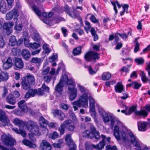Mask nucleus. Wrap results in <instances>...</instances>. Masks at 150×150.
<instances>
[{
  "label": "nucleus",
  "instance_id": "f257e3e1",
  "mask_svg": "<svg viewBox=\"0 0 150 150\" xmlns=\"http://www.w3.org/2000/svg\"><path fill=\"white\" fill-rule=\"evenodd\" d=\"M88 95L87 93H84L80 96L77 101H75L73 102V108L74 111L77 110L78 108L77 106L80 107L82 105L83 106L84 105H88Z\"/></svg>",
  "mask_w": 150,
  "mask_h": 150
},
{
  "label": "nucleus",
  "instance_id": "f03ea898",
  "mask_svg": "<svg viewBox=\"0 0 150 150\" xmlns=\"http://www.w3.org/2000/svg\"><path fill=\"white\" fill-rule=\"evenodd\" d=\"M35 81V78L33 75H27L22 78L21 85L22 87L25 90H28L30 88V84Z\"/></svg>",
  "mask_w": 150,
  "mask_h": 150
},
{
  "label": "nucleus",
  "instance_id": "7ed1b4c3",
  "mask_svg": "<svg viewBox=\"0 0 150 150\" xmlns=\"http://www.w3.org/2000/svg\"><path fill=\"white\" fill-rule=\"evenodd\" d=\"M86 136L88 138L92 139L95 138L96 139H99L100 137L99 132H97L95 127L91 125L89 130H87L85 131Z\"/></svg>",
  "mask_w": 150,
  "mask_h": 150
},
{
  "label": "nucleus",
  "instance_id": "20e7f679",
  "mask_svg": "<svg viewBox=\"0 0 150 150\" xmlns=\"http://www.w3.org/2000/svg\"><path fill=\"white\" fill-rule=\"evenodd\" d=\"M84 58L87 62L93 61L96 62L100 59V54L95 51H89L86 53Z\"/></svg>",
  "mask_w": 150,
  "mask_h": 150
},
{
  "label": "nucleus",
  "instance_id": "39448f33",
  "mask_svg": "<svg viewBox=\"0 0 150 150\" xmlns=\"http://www.w3.org/2000/svg\"><path fill=\"white\" fill-rule=\"evenodd\" d=\"M64 11L66 14L73 18H76L79 16V11L75 9H73L72 11L71 8L67 4L65 5L64 7Z\"/></svg>",
  "mask_w": 150,
  "mask_h": 150
},
{
  "label": "nucleus",
  "instance_id": "423d86ee",
  "mask_svg": "<svg viewBox=\"0 0 150 150\" xmlns=\"http://www.w3.org/2000/svg\"><path fill=\"white\" fill-rule=\"evenodd\" d=\"M1 138L3 142L7 146L12 147L16 144L15 140L5 134H2Z\"/></svg>",
  "mask_w": 150,
  "mask_h": 150
},
{
  "label": "nucleus",
  "instance_id": "0eeeda50",
  "mask_svg": "<svg viewBox=\"0 0 150 150\" xmlns=\"http://www.w3.org/2000/svg\"><path fill=\"white\" fill-rule=\"evenodd\" d=\"M14 25L13 23L10 22H5L3 25V29L5 30L7 35H9L12 32V28Z\"/></svg>",
  "mask_w": 150,
  "mask_h": 150
},
{
  "label": "nucleus",
  "instance_id": "6e6552de",
  "mask_svg": "<svg viewBox=\"0 0 150 150\" xmlns=\"http://www.w3.org/2000/svg\"><path fill=\"white\" fill-rule=\"evenodd\" d=\"M75 86L71 87L69 86L68 88V90L69 93V100L72 101L76 97L77 94V90Z\"/></svg>",
  "mask_w": 150,
  "mask_h": 150
},
{
  "label": "nucleus",
  "instance_id": "1a4fd4ad",
  "mask_svg": "<svg viewBox=\"0 0 150 150\" xmlns=\"http://www.w3.org/2000/svg\"><path fill=\"white\" fill-rule=\"evenodd\" d=\"M137 106L133 105L130 107L128 109V115H130L132 112H134L136 116L141 117V115H142L144 111H137Z\"/></svg>",
  "mask_w": 150,
  "mask_h": 150
},
{
  "label": "nucleus",
  "instance_id": "9d476101",
  "mask_svg": "<svg viewBox=\"0 0 150 150\" xmlns=\"http://www.w3.org/2000/svg\"><path fill=\"white\" fill-rule=\"evenodd\" d=\"M18 16V12L16 9H13L6 15L7 19L9 20L13 18L14 19L18 20L17 17Z\"/></svg>",
  "mask_w": 150,
  "mask_h": 150
},
{
  "label": "nucleus",
  "instance_id": "9b49d317",
  "mask_svg": "<svg viewBox=\"0 0 150 150\" xmlns=\"http://www.w3.org/2000/svg\"><path fill=\"white\" fill-rule=\"evenodd\" d=\"M14 69L16 70L21 69L23 67L24 64L21 58H15L14 62Z\"/></svg>",
  "mask_w": 150,
  "mask_h": 150
},
{
  "label": "nucleus",
  "instance_id": "f8f14e48",
  "mask_svg": "<svg viewBox=\"0 0 150 150\" xmlns=\"http://www.w3.org/2000/svg\"><path fill=\"white\" fill-rule=\"evenodd\" d=\"M65 123L66 128L71 132H73L75 128V126L74 122L70 119L64 121Z\"/></svg>",
  "mask_w": 150,
  "mask_h": 150
},
{
  "label": "nucleus",
  "instance_id": "ddd939ff",
  "mask_svg": "<svg viewBox=\"0 0 150 150\" xmlns=\"http://www.w3.org/2000/svg\"><path fill=\"white\" fill-rule=\"evenodd\" d=\"M99 112L101 115L103 121L105 123L108 122L110 121V118L108 113L102 109L101 108L99 110Z\"/></svg>",
  "mask_w": 150,
  "mask_h": 150
},
{
  "label": "nucleus",
  "instance_id": "4468645a",
  "mask_svg": "<svg viewBox=\"0 0 150 150\" xmlns=\"http://www.w3.org/2000/svg\"><path fill=\"white\" fill-rule=\"evenodd\" d=\"M53 115L54 117H57L61 121L64 119L65 117L64 113L59 110H54L53 112Z\"/></svg>",
  "mask_w": 150,
  "mask_h": 150
},
{
  "label": "nucleus",
  "instance_id": "2eb2a0df",
  "mask_svg": "<svg viewBox=\"0 0 150 150\" xmlns=\"http://www.w3.org/2000/svg\"><path fill=\"white\" fill-rule=\"evenodd\" d=\"M129 135L131 139L130 140L131 143L134 146L141 149L140 143L136 140V137L133 134L132 132H130L129 133Z\"/></svg>",
  "mask_w": 150,
  "mask_h": 150
},
{
  "label": "nucleus",
  "instance_id": "dca6fc26",
  "mask_svg": "<svg viewBox=\"0 0 150 150\" xmlns=\"http://www.w3.org/2000/svg\"><path fill=\"white\" fill-rule=\"evenodd\" d=\"M42 150H51L52 147L49 143L46 140H43L40 145Z\"/></svg>",
  "mask_w": 150,
  "mask_h": 150
},
{
  "label": "nucleus",
  "instance_id": "f3484780",
  "mask_svg": "<svg viewBox=\"0 0 150 150\" xmlns=\"http://www.w3.org/2000/svg\"><path fill=\"white\" fill-rule=\"evenodd\" d=\"M63 81L62 79H60L55 87V91L60 94H62L63 91Z\"/></svg>",
  "mask_w": 150,
  "mask_h": 150
},
{
  "label": "nucleus",
  "instance_id": "a211bd4d",
  "mask_svg": "<svg viewBox=\"0 0 150 150\" xmlns=\"http://www.w3.org/2000/svg\"><path fill=\"white\" fill-rule=\"evenodd\" d=\"M12 60L10 57H8L3 65V67L4 70H6L10 68L12 66Z\"/></svg>",
  "mask_w": 150,
  "mask_h": 150
},
{
  "label": "nucleus",
  "instance_id": "6ab92c4d",
  "mask_svg": "<svg viewBox=\"0 0 150 150\" xmlns=\"http://www.w3.org/2000/svg\"><path fill=\"white\" fill-rule=\"evenodd\" d=\"M124 90V86L122 82H118L115 86V90L116 93H121Z\"/></svg>",
  "mask_w": 150,
  "mask_h": 150
},
{
  "label": "nucleus",
  "instance_id": "aec40b11",
  "mask_svg": "<svg viewBox=\"0 0 150 150\" xmlns=\"http://www.w3.org/2000/svg\"><path fill=\"white\" fill-rule=\"evenodd\" d=\"M18 108L21 111L24 112H25L27 110V107L25 101L24 100H21L18 102Z\"/></svg>",
  "mask_w": 150,
  "mask_h": 150
},
{
  "label": "nucleus",
  "instance_id": "412c9836",
  "mask_svg": "<svg viewBox=\"0 0 150 150\" xmlns=\"http://www.w3.org/2000/svg\"><path fill=\"white\" fill-rule=\"evenodd\" d=\"M0 121L4 123H8L9 120L5 112L0 109Z\"/></svg>",
  "mask_w": 150,
  "mask_h": 150
},
{
  "label": "nucleus",
  "instance_id": "4be33fe9",
  "mask_svg": "<svg viewBox=\"0 0 150 150\" xmlns=\"http://www.w3.org/2000/svg\"><path fill=\"white\" fill-rule=\"evenodd\" d=\"M143 109L140 110V111L143 110L144 111L143 114L141 115V117L145 118L148 116L149 114L148 112H150V105H146L144 107Z\"/></svg>",
  "mask_w": 150,
  "mask_h": 150
},
{
  "label": "nucleus",
  "instance_id": "5701e85b",
  "mask_svg": "<svg viewBox=\"0 0 150 150\" xmlns=\"http://www.w3.org/2000/svg\"><path fill=\"white\" fill-rule=\"evenodd\" d=\"M6 101L8 103L12 105L15 104L16 102V99L13 94H9L6 98Z\"/></svg>",
  "mask_w": 150,
  "mask_h": 150
},
{
  "label": "nucleus",
  "instance_id": "b1692460",
  "mask_svg": "<svg viewBox=\"0 0 150 150\" xmlns=\"http://www.w3.org/2000/svg\"><path fill=\"white\" fill-rule=\"evenodd\" d=\"M114 135L117 141L121 140V137L120 134L119 128V127L116 125L114 127Z\"/></svg>",
  "mask_w": 150,
  "mask_h": 150
},
{
  "label": "nucleus",
  "instance_id": "393cba45",
  "mask_svg": "<svg viewBox=\"0 0 150 150\" xmlns=\"http://www.w3.org/2000/svg\"><path fill=\"white\" fill-rule=\"evenodd\" d=\"M147 123L146 122H141L138 123V129L139 131L144 132L146 130Z\"/></svg>",
  "mask_w": 150,
  "mask_h": 150
},
{
  "label": "nucleus",
  "instance_id": "a878e982",
  "mask_svg": "<svg viewBox=\"0 0 150 150\" xmlns=\"http://www.w3.org/2000/svg\"><path fill=\"white\" fill-rule=\"evenodd\" d=\"M8 79V74L6 71H1L0 72V82L2 81H6Z\"/></svg>",
  "mask_w": 150,
  "mask_h": 150
},
{
  "label": "nucleus",
  "instance_id": "bb28decb",
  "mask_svg": "<svg viewBox=\"0 0 150 150\" xmlns=\"http://www.w3.org/2000/svg\"><path fill=\"white\" fill-rule=\"evenodd\" d=\"M21 54L23 57L26 60H28L31 56L30 52L27 49L23 50Z\"/></svg>",
  "mask_w": 150,
  "mask_h": 150
},
{
  "label": "nucleus",
  "instance_id": "cd10ccee",
  "mask_svg": "<svg viewBox=\"0 0 150 150\" xmlns=\"http://www.w3.org/2000/svg\"><path fill=\"white\" fill-rule=\"evenodd\" d=\"M40 126L43 127H45L48 124V121L45 119L43 116L41 117L39 120Z\"/></svg>",
  "mask_w": 150,
  "mask_h": 150
},
{
  "label": "nucleus",
  "instance_id": "c85d7f7f",
  "mask_svg": "<svg viewBox=\"0 0 150 150\" xmlns=\"http://www.w3.org/2000/svg\"><path fill=\"white\" fill-rule=\"evenodd\" d=\"M113 6V9L115 12V14H117L118 13L117 10V8L116 5L118 6L119 8H120L122 6V4H120L117 1H112L111 2Z\"/></svg>",
  "mask_w": 150,
  "mask_h": 150
},
{
  "label": "nucleus",
  "instance_id": "c756f323",
  "mask_svg": "<svg viewBox=\"0 0 150 150\" xmlns=\"http://www.w3.org/2000/svg\"><path fill=\"white\" fill-rule=\"evenodd\" d=\"M89 99L90 106V111L95 110V102L94 99L92 97H89Z\"/></svg>",
  "mask_w": 150,
  "mask_h": 150
},
{
  "label": "nucleus",
  "instance_id": "7c9ffc66",
  "mask_svg": "<svg viewBox=\"0 0 150 150\" xmlns=\"http://www.w3.org/2000/svg\"><path fill=\"white\" fill-rule=\"evenodd\" d=\"M81 46L74 48L72 51V53L74 56L80 55L81 54Z\"/></svg>",
  "mask_w": 150,
  "mask_h": 150
},
{
  "label": "nucleus",
  "instance_id": "2f4dec72",
  "mask_svg": "<svg viewBox=\"0 0 150 150\" xmlns=\"http://www.w3.org/2000/svg\"><path fill=\"white\" fill-rule=\"evenodd\" d=\"M65 140L67 145L69 146H70L72 144H74L71 138V135L70 134H68L66 135Z\"/></svg>",
  "mask_w": 150,
  "mask_h": 150
},
{
  "label": "nucleus",
  "instance_id": "473e14b6",
  "mask_svg": "<svg viewBox=\"0 0 150 150\" xmlns=\"http://www.w3.org/2000/svg\"><path fill=\"white\" fill-rule=\"evenodd\" d=\"M27 127L28 130L30 131H32L35 127V125L33 121H29L28 122Z\"/></svg>",
  "mask_w": 150,
  "mask_h": 150
},
{
  "label": "nucleus",
  "instance_id": "72a5a7b5",
  "mask_svg": "<svg viewBox=\"0 0 150 150\" xmlns=\"http://www.w3.org/2000/svg\"><path fill=\"white\" fill-rule=\"evenodd\" d=\"M106 144V142L100 141L96 145L94 146L96 149L97 150H102Z\"/></svg>",
  "mask_w": 150,
  "mask_h": 150
},
{
  "label": "nucleus",
  "instance_id": "f704fd0d",
  "mask_svg": "<svg viewBox=\"0 0 150 150\" xmlns=\"http://www.w3.org/2000/svg\"><path fill=\"white\" fill-rule=\"evenodd\" d=\"M65 125V123L64 121V123L62 124L58 128V130L61 135H63L65 133V128H66Z\"/></svg>",
  "mask_w": 150,
  "mask_h": 150
},
{
  "label": "nucleus",
  "instance_id": "c9c22d12",
  "mask_svg": "<svg viewBox=\"0 0 150 150\" xmlns=\"http://www.w3.org/2000/svg\"><path fill=\"white\" fill-rule=\"evenodd\" d=\"M31 62L36 64L38 67H39L41 63V59L37 57H33L31 59Z\"/></svg>",
  "mask_w": 150,
  "mask_h": 150
},
{
  "label": "nucleus",
  "instance_id": "e433bc0d",
  "mask_svg": "<svg viewBox=\"0 0 150 150\" xmlns=\"http://www.w3.org/2000/svg\"><path fill=\"white\" fill-rule=\"evenodd\" d=\"M102 78L103 80H109L111 77V75L108 72L104 73L101 75Z\"/></svg>",
  "mask_w": 150,
  "mask_h": 150
},
{
  "label": "nucleus",
  "instance_id": "4c0bfd02",
  "mask_svg": "<svg viewBox=\"0 0 150 150\" xmlns=\"http://www.w3.org/2000/svg\"><path fill=\"white\" fill-rule=\"evenodd\" d=\"M23 144L30 148L33 147V144L31 142L26 139H24L22 141Z\"/></svg>",
  "mask_w": 150,
  "mask_h": 150
},
{
  "label": "nucleus",
  "instance_id": "58836bf2",
  "mask_svg": "<svg viewBox=\"0 0 150 150\" xmlns=\"http://www.w3.org/2000/svg\"><path fill=\"white\" fill-rule=\"evenodd\" d=\"M13 123L15 125L18 126L19 127L23 126V122L17 118H16L14 119Z\"/></svg>",
  "mask_w": 150,
  "mask_h": 150
},
{
  "label": "nucleus",
  "instance_id": "ea45409f",
  "mask_svg": "<svg viewBox=\"0 0 150 150\" xmlns=\"http://www.w3.org/2000/svg\"><path fill=\"white\" fill-rule=\"evenodd\" d=\"M57 143H53L52 145L55 148H61L62 144L63 143V140L62 139H60L58 140Z\"/></svg>",
  "mask_w": 150,
  "mask_h": 150
},
{
  "label": "nucleus",
  "instance_id": "a19ab883",
  "mask_svg": "<svg viewBox=\"0 0 150 150\" xmlns=\"http://www.w3.org/2000/svg\"><path fill=\"white\" fill-rule=\"evenodd\" d=\"M16 37L14 35L11 36L9 39V42L12 46H14L16 44Z\"/></svg>",
  "mask_w": 150,
  "mask_h": 150
},
{
  "label": "nucleus",
  "instance_id": "79ce46f5",
  "mask_svg": "<svg viewBox=\"0 0 150 150\" xmlns=\"http://www.w3.org/2000/svg\"><path fill=\"white\" fill-rule=\"evenodd\" d=\"M32 8L34 11L37 16H41L42 14L41 12L37 6L36 5H33V6Z\"/></svg>",
  "mask_w": 150,
  "mask_h": 150
},
{
  "label": "nucleus",
  "instance_id": "37998d69",
  "mask_svg": "<svg viewBox=\"0 0 150 150\" xmlns=\"http://www.w3.org/2000/svg\"><path fill=\"white\" fill-rule=\"evenodd\" d=\"M45 82L47 83H49L52 79V76L50 75H46L43 76Z\"/></svg>",
  "mask_w": 150,
  "mask_h": 150
},
{
  "label": "nucleus",
  "instance_id": "c03bdc74",
  "mask_svg": "<svg viewBox=\"0 0 150 150\" xmlns=\"http://www.w3.org/2000/svg\"><path fill=\"white\" fill-rule=\"evenodd\" d=\"M7 11L6 4L5 3L3 4L1 3L0 4V11L4 13H6Z\"/></svg>",
  "mask_w": 150,
  "mask_h": 150
},
{
  "label": "nucleus",
  "instance_id": "a18cd8bd",
  "mask_svg": "<svg viewBox=\"0 0 150 150\" xmlns=\"http://www.w3.org/2000/svg\"><path fill=\"white\" fill-rule=\"evenodd\" d=\"M139 75L141 77L142 80L143 82L144 83L146 82L148 79L146 76V74L144 72L142 71L141 73L139 74Z\"/></svg>",
  "mask_w": 150,
  "mask_h": 150
},
{
  "label": "nucleus",
  "instance_id": "49530a36",
  "mask_svg": "<svg viewBox=\"0 0 150 150\" xmlns=\"http://www.w3.org/2000/svg\"><path fill=\"white\" fill-rule=\"evenodd\" d=\"M33 35V39L34 40L38 42H40L41 39L40 35L38 33H34Z\"/></svg>",
  "mask_w": 150,
  "mask_h": 150
},
{
  "label": "nucleus",
  "instance_id": "de8ad7c7",
  "mask_svg": "<svg viewBox=\"0 0 150 150\" xmlns=\"http://www.w3.org/2000/svg\"><path fill=\"white\" fill-rule=\"evenodd\" d=\"M50 68L49 67H47L46 68L44 66V67L42 70V73L43 75L45 76L47 75L48 74Z\"/></svg>",
  "mask_w": 150,
  "mask_h": 150
},
{
  "label": "nucleus",
  "instance_id": "09e8293b",
  "mask_svg": "<svg viewBox=\"0 0 150 150\" xmlns=\"http://www.w3.org/2000/svg\"><path fill=\"white\" fill-rule=\"evenodd\" d=\"M40 44L37 43L36 42H34L33 43H30V47H31L33 49H36L39 47L40 46Z\"/></svg>",
  "mask_w": 150,
  "mask_h": 150
},
{
  "label": "nucleus",
  "instance_id": "8fccbe9b",
  "mask_svg": "<svg viewBox=\"0 0 150 150\" xmlns=\"http://www.w3.org/2000/svg\"><path fill=\"white\" fill-rule=\"evenodd\" d=\"M105 150H117V148L115 145H108L106 146Z\"/></svg>",
  "mask_w": 150,
  "mask_h": 150
},
{
  "label": "nucleus",
  "instance_id": "3c124183",
  "mask_svg": "<svg viewBox=\"0 0 150 150\" xmlns=\"http://www.w3.org/2000/svg\"><path fill=\"white\" fill-rule=\"evenodd\" d=\"M47 46V45L46 43L42 45L43 49L45 50V54H49L51 51Z\"/></svg>",
  "mask_w": 150,
  "mask_h": 150
},
{
  "label": "nucleus",
  "instance_id": "603ef678",
  "mask_svg": "<svg viewBox=\"0 0 150 150\" xmlns=\"http://www.w3.org/2000/svg\"><path fill=\"white\" fill-rule=\"evenodd\" d=\"M95 145L89 144H85V148L86 150H93V149L94 148L96 149V148L94 147Z\"/></svg>",
  "mask_w": 150,
  "mask_h": 150
},
{
  "label": "nucleus",
  "instance_id": "864d4df0",
  "mask_svg": "<svg viewBox=\"0 0 150 150\" xmlns=\"http://www.w3.org/2000/svg\"><path fill=\"white\" fill-rule=\"evenodd\" d=\"M29 92L30 94L31 97H33L37 93V90L36 89H30L28 91Z\"/></svg>",
  "mask_w": 150,
  "mask_h": 150
},
{
  "label": "nucleus",
  "instance_id": "5fc2aeb1",
  "mask_svg": "<svg viewBox=\"0 0 150 150\" xmlns=\"http://www.w3.org/2000/svg\"><path fill=\"white\" fill-rule=\"evenodd\" d=\"M50 137L53 139L58 138L59 137L56 131H54L53 133L50 134Z\"/></svg>",
  "mask_w": 150,
  "mask_h": 150
},
{
  "label": "nucleus",
  "instance_id": "6e6d98bb",
  "mask_svg": "<svg viewBox=\"0 0 150 150\" xmlns=\"http://www.w3.org/2000/svg\"><path fill=\"white\" fill-rule=\"evenodd\" d=\"M121 137L122 141L124 143H125L127 141V137L126 133L124 131L121 132Z\"/></svg>",
  "mask_w": 150,
  "mask_h": 150
},
{
  "label": "nucleus",
  "instance_id": "4d7b16f0",
  "mask_svg": "<svg viewBox=\"0 0 150 150\" xmlns=\"http://www.w3.org/2000/svg\"><path fill=\"white\" fill-rule=\"evenodd\" d=\"M90 112H91V115L93 118L95 122L96 123L97 122L98 120L96 117V112L95 110L90 111Z\"/></svg>",
  "mask_w": 150,
  "mask_h": 150
},
{
  "label": "nucleus",
  "instance_id": "13d9d810",
  "mask_svg": "<svg viewBox=\"0 0 150 150\" xmlns=\"http://www.w3.org/2000/svg\"><path fill=\"white\" fill-rule=\"evenodd\" d=\"M135 61L139 65L143 64L144 62V60L142 58H136L135 59Z\"/></svg>",
  "mask_w": 150,
  "mask_h": 150
},
{
  "label": "nucleus",
  "instance_id": "bf43d9fd",
  "mask_svg": "<svg viewBox=\"0 0 150 150\" xmlns=\"http://www.w3.org/2000/svg\"><path fill=\"white\" fill-rule=\"evenodd\" d=\"M134 88L137 90L138 89L142 86L141 84L139 83L136 81H134Z\"/></svg>",
  "mask_w": 150,
  "mask_h": 150
},
{
  "label": "nucleus",
  "instance_id": "052dcab7",
  "mask_svg": "<svg viewBox=\"0 0 150 150\" xmlns=\"http://www.w3.org/2000/svg\"><path fill=\"white\" fill-rule=\"evenodd\" d=\"M41 88L44 91H45L47 92H49V87L47 86H46L45 83L42 84V86Z\"/></svg>",
  "mask_w": 150,
  "mask_h": 150
},
{
  "label": "nucleus",
  "instance_id": "680f3d73",
  "mask_svg": "<svg viewBox=\"0 0 150 150\" xmlns=\"http://www.w3.org/2000/svg\"><path fill=\"white\" fill-rule=\"evenodd\" d=\"M5 45V42L3 38H0V49L3 48Z\"/></svg>",
  "mask_w": 150,
  "mask_h": 150
},
{
  "label": "nucleus",
  "instance_id": "e2e57ef3",
  "mask_svg": "<svg viewBox=\"0 0 150 150\" xmlns=\"http://www.w3.org/2000/svg\"><path fill=\"white\" fill-rule=\"evenodd\" d=\"M91 21L93 23H96L98 22V20L93 15H92L90 17Z\"/></svg>",
  "mask_w": 150,
  "mask_h": 150
},
{
  "label": "nucleus",
  "instance_id": "0e129e2a",
  "mask_svg": "<svg viewBox=\"0 0 150 150\" xmlns=\"http://www.w3.org/2000/svg\"><path fill=\"white\" fill-rule=\"evenodd\" d=\"M139 44L138 41L136 42L134 49V53H137L139 50Z\"/></svg>",
  "mask_w": 150,
  "mask_h": 150
},
{
  "label": "nucleus",
  "instance_id": "69168bd1",
  "mask_svg": "<svg viewBox=\"0 0 150 150\" xmlns=\"http://www.w3.org/2000/svg\"><path fill=\"white\" fill-rule=\"evenodd\" d=\"M29 41L28 39L26 38H24V45L25 47H30V43H29Z\"/></svg>",
  "mask_w": 150,
  "mask_h": 150
},
{
  "label": "nucleus",
  "instance_id": "338daca9",
  "mask_svg": "<svg viewBox=\"0 0 150 150\" xmlns=\"http://www.w3.org/2000/svg\"><path fill=\"white\" fill-rule=\"evenodd\" d=\"M60 106L62 109L66 110H67L69 108L68 105L64 103H61Z\"/></svg>",
  "mask_w": 150,
  "mask_h": 150
},
{
  "label": "nucleus",
  "instance_id": "774afa93",
  "mask_svg": "<svg viewBox=\"0 0 150 150\" xmlns=\"http://www.w3.org/2000/svg\"><path fill=\"white\" fill-rule=\"evenodd\" d=\"M37 94L39 96H42L45 94V91L41 88H40L37 91Z\"/></svg>",
  "mask_w": 150,
  "mask_h": 150
}]
</instances>
